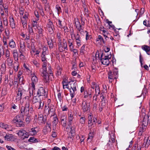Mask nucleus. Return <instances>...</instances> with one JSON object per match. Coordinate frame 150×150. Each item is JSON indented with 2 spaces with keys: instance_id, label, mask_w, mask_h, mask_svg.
Listing matches in <instances>:
<instances>
[{
  "instance_id": "39448f33",
  "label": "nucleus",
  "mask_w": 150,
  "mask_h": 150,
  "mask_svg": "<svg viewBox=\"0 0 150 150\" xmlns=\"http://www.w3.org/2000/svg\"><path fill=\"white\" fill-rule=\"evenodd\" d=\"M17 132L16 134L23 139L28 138L29 136L28 133L23 129H20Z\"/></svg>"
},
{
  "instance_id": "603ef678",
  "label": "nucleus",
  "mask_w": 150,
  "mask_h": 150,
  "mask_svg": "<svg viewBox=\"0 0 150 150\" xmlns=\"http://www.w3.org/2000/svg\"><path fill=\"white\" fill-rule=\"evenodd\" d=\"M141 147H139L137 144H135L132 148V150H141Z\"/></svg>"
},
{
  "instance_id": "f8f14e48",
  "label": "nucleus",
  "mask_w": 150,
  "mask_h": 150,
  "mask_svg": "<svg viewBox=\"0 0 150 150\" xmlns=\"http://www.w3.org/2000/svg\"><path fill=\"white\" fill-rule=\"evenodd\" d=\"M71 88L70 89V96L71 98H72L74 96L75 92L76 91V86L77 84L76 83H73L72 84H71Z\"/></svg>"
},
{
  "instance_id": "c03bdc74",
  "label": "nucleus",
  "mask_w": 150,
  "mask_h": 150,
  "mask_svg": "<svg viewBox=\"0 0 150 150\" xmlns=\"http://www.w3.org/2000/svg\"><path fill=\"white\" fill-rule=\"evenodd\" d=\"M97 119L95 117H93V121L92 120V121L91 122V128L92 127H93L95 125V124L97 122Z\"/></svg>"
},
{
  "instance_id": "bb28decb",
  "label": "nucleus",
  "mask_w": 150,
  "mask_h": 150,
  "mask_svg": "<svg viewBox=\"0 0 150 150\" xmlns=\"http://www.w3.org/2000/svg\"><path fill=\"white\" fill-rule=\"evenodd\" d=\"M8 45L9 47L12 49L15 48L16 47V43L13 39L10 40L8 43Z\"/></svg>"
},
{
  "instance_id": "a878e982",
  "label": "nucleus",
  "mask_w": 150,
  "mask_h": 150,
  "mask_svg": "<svg viewBox=\"0 0 150 150\" xmlns=\"http://www.w3.org/2000/svg\"><path fill=\"white\" fill-rule=\"evenodd\" d=\"M48 45L50 49H52L53 47V45L52 43V40L51 38H48L47 39Z\"/></svg>"
},
{
  "instance_id": "1a4fd4ad",
  "label": "nucleus",
  "mask_w": 150,
  "mask_h": 150,
  "mask_svg": "<svg viewBox=\"0 0 150 150\" xmlns=\"http://www.w3.org/2000/svg\"><path fill=\"white\" fill-rule=\"evenodd\" d=\"M32 78L31 81L32 83L30 84V86L32 88L33 90H35V85L38 82V79L37 76H35L34 74H31Z\"/></svg>"
},
{
  "instance_id": "72a5a7b5",
  "label": "nucleus",
  "mask_w": 150,
  "mask_h": 150,
  "mask_svg": "<svg viewBox=\"0 0 150 150\" xmlns=\"http://www.w3.org/2000/svg\"><path fill=\"white\" fill-rule=\"evenodd\" d=\"M86 118L85 117H81L79 120V122L81 126H83L85 124Z\"/></svg>"
},
{
  "instance_id": "8fccbe9b",
  "label": "nucleus",
  "mask_w": 150,
  "mask_h": 150,
  "mask_svg": "<svg viewBox=\"0 0 150 150\" xmlns=\"http://www.w3.org/2000/svg\"><path fill=\"white\" fill-rule=\"evenodd\" d=\"M85 32L86 33V40H90L92 38V36L89 35L87 31H85Z\"/></svg>"
},
{
  "instance_id": "e2e57ef3",
  "label": "nucleus",
  "mask_w": 150,
  "mask_h": 150,
  "mask_svg": "<svg viewBox=\"0 0 150 150\" xmlns=\"http://www.w3.org/2000/svg\"><path fill=\"white\" fill-rule=\"evenodd\" d=\"M58 25H57V26L58 27L61 29H62V27L63 26L62 25V21L60 19L58 20Z\"/></svg>"
},
{
  "instance_id": "5fc2aeb1",
  "label": "nucleus",
  "mask_w": 150,
  "mask_h": 150,
  "mask_svg": "<svg viewBox=\"0 0 150 150\" xmlns=\"http://www.w3.org/2000/svg\"><path fill=\"white\" fill-rule=\"evenodd\" d=\"M55 8L57 10L58 14H59V13L62 12L61 8L59 5H57L56 6Z\"/></svg>"
},
{
  "instance_id": "9b49d317",
  "label": "nucleus",
  "mask_w": 150,
  "mask_h": 150,
  "mask_svg": "<svg viewBox=\"0 0 150 150\" xmlns=\"http://www.w3.org/2000/svg\"><path fill=\"white\" fill-rule=\"evenodd\" d=\"M26 91L23 89H18L17 94V99L20 100L22 99L23 96H24Z\"/></svg>"
},
{
  "instance_id": "4be33fe9",
  "label": "nucleus",
  "mask_w": 150,
  "mask_h": 150,
  "mask_svg": "<svg viewBox=\"0 0 150 150\" xmlns=\"http://www.w3.org/2000/svg\"><path fill=\"white\" fill-rule=\"evenodd\" d=\"M74 37L76 40L77 45L79 46H80L81 45V38L79 35L77 33L76 35H74Z\"/></svg>"
},
{
  "instance_id": "58836bf2",
  "label": "nucleus",
  "mask_w": 150,
  "mask_h": 150,
  "mask_svg": "<svg viewBox=\"0 0 150 150\" xmlns=\"http://www.w3.org/2000/svg\"><path fill=\"white\" fill-rule=\"evenodd\" d=\"M57 73L56 74L57 75L59 76L61 74L62 71V68L59 66H58L57 68Z\"/></svg>"
},
{
  "instance_id": "b1692460",
  "label": "nucleus",
  "mask_w": 150,
  "mask_h": 150,
  "mask_svg": "<svg viewBox=\"0 0 150 150\" xmlns=\"http://www.w3.org/2000/svg\"><path fill=\"white\" fill-rule=\"evenodd\" d=\"M142 49L146 51L147 54L150 55V47L149 46L144 45L142 47Z\"/></svg>"
},
{
  "instance_id": "cd10ccee",
  "label": "nucleus",
  "mask_w": 150,
  "mask_h": 150,
  "mask_svg": "<svg viewBox=\"0 0 150 150\" xmlns=\"http://www.w3.org/2000/svg\"><path fill=\"white\" fill-rule=\"evenodd\" d=\"M6 62L8 66L11 67L12 65L13 59L11 58H6Z\"/></svg>"
},
{
  "instance_id": "20e7f679",
  "label": "nucleus",
  "mask_w": 150,
  "mask_h": 150,
  "mask_svg": "<svg viewBox=\"0 0 150 150\" xmlns=\"http://www.w3.org/2000/svg\"><path fill=\"white\" fill-rule=\"evenodd\" d=\"M13 123L16 124V126L17 127H23L24 124L23 121V118L19 115H17L14 117L13 120Z\"/></svg>"
},
{
  "instance_id": "3c124183",
  "label": "nucleus",
  "mask_w": 150,
  "mask_h": 150,
  "mask_svg": "<svg viewBox=\"0 0 150 150\" xmlns=\"http://www.w3.org/2000/svg\"><path fill=\"white\" fill-rule=\"evenodd\" d=\"M46 54H41L40 56L41 60L42 62H47V58L45 56Z\"/></svg>"
},
{
  "instance_id": "4d7b16f0",
  "label": "nucleus",
  "mask_w": 150,
  "mask_h": 150,
  "mask_svg": "<svg viewBox=\"0 0 150 150\" xmlns=\"http://www.w3.org/2000/svg\"><path fill=\"white\" fill-rule=\"evenodd\" d=\"M62 35L60 31H58L57 33V35L56 37L57 39H60L62 38Z\"/></svg>"
},
{
  "instance_id": "9d476101",
  "label": "nucleus",
  "mask_w": 150,
  "mask_h": 150,
  "mask_svg": "<svg viewBox=\"0 0 150 150\" xmlns=\"http://www.w3.org/2000/svg\"><path fill=\"white\" fill-rule=\"evenodd\" d=\"M37 94L39 96H44L46 97L47 96V92L45 91L42 87H40L38 88L37 92Z\"/></svg>"
},
{
  "instance_id": "79ce46f5",
  "label": "nucleus",
  "mask_w": 150,
  "mask_h": 150,
  "mask_svg": "<svg viewBox=\"0 0 150 150\" xmlns=\"http://www.w3.org/2000/svg\"><path fill=\"white\" fill-rule=\"evenodd\" d=\"M38 21H37V20L35 19V20H33L32 23V26H31L32 27H36L37 28L38 27Z\"/></svg>"
},
{
  "instance_id": "a211bd4d",
  "label": "nucleus",
  "mask_w": 150,
  "mask_h": 150,
  "mask_svg": "<svg viewBox=\"0 0 150 150\" xmlns=\"http://www.w3.org/2000/svg\"><path fill=\"white\" fill-rule=\"evenodd\" d=\"M37 127L31 128L29 130L28 134L32 136H35L36 135L38 132Z\"/></svg>"
},
{
  "instance_id": "6ab92c4d",
  "label": "nucleus",
  "mask_w": 150,
  "mask_h": 150,
  "mask_svg": "<svg viewBox=\"0 0 150 150\" xmlns=\"http://www.w3.org/2000/svg\"><path fill=\"white\" fill-rule=\"evenodd\" d=\"M9 23L10 27L12 29L16 28L15 20L13 18L12 16H10L9 17Z\"/></svg>"
},
{
  "instance_id": "a19ab883",
  "label": "nucleus",
  "mask_w": 150,
  "mask_h": 150,
  "mask_svg": "<svg viewBox=\"0 0 150 150\" xmlns=\"http://www.w3.org/2000/svg\"><path fill=\"white\" fill-rule=\"evenodd\" d=\"M54 117L53 118V121L52 122L53 125L56 126L58 123V119L57 116V115Z\"/></svg>"
},
{
  "instance_id": "69168bd1",
  "label": "nucleus",
  "mask_w": 150,
  "mask_h": 150,
  "mask_svg": "<svg viewBox=\"0 0 150 150\" xmlns=\"http://www.w3.org/2000/svg\"><path fill=\"white\" fill-rule=\"evenodd\" d=\"M33 64L37 67H40V64L38 63L37 61L36 60H34L33 61Z\"/></svg>"
},
{
  "instance_id": "09e8293b",
  "label": "nucleus",
  "mask_w": 150,
  "mask_h": 150,
  "mask_svg": "<svg viewBox=\"0 0 150 150\" xmlns=\"http://www.w3.org/2000/svg\"><path fill=\"white\" fill-rule=\"evenodd\" d=\"M58 49L59 51L61 52H63L64 50L63 49V47L62 43L58 44Z\"/></svg>"
},
{
  "instance_id": "ea45409f",
  "label": "nucleus",
  "mask_w": 150,
  "mask_h": 150,
  "mask_svg": "<svg viewBox=\"0 0 150 150\" xmlns=\"http://www.w3.org/2000/svg\"><path fill=\"white\" fill-rule=\"evenodd\" d=\"M41 73V76H43L48 74L47 71V69H42L40 70Z\"/></svg>"
},
{
  "instance_id": "4468645a",
  "label": "nucleus",
  "mask_w": 150,
  "mask_h": 150,
  "mask_svg": "<svg viewBox=\"0 0 150 150\" xmlns=\"http://www.w3.org/2000/svg\"><path fill=\"white\" fill-rule=\"evenodd\" d=\"M42 77L44 79V81L45 83H48L50 80L52 81L53 78L52 75H49L47 74L43 76Z\"/></svg>"
},
{
  "instance_id": "ddd939ff",
  "label": "nucleus",
  "mask_w": 150,
  "mask_h": 150,
  "mask_svg": "<svg viewBox=\"0 0 150 150\" xmlns=\"http://www.w3.org/2000/svg\"><path fill=\"white\" fill-rule=\"evenodd\" d=\"M48 108H49L48 111V115H49L50 117L57 115L56 113L55 112V109L54 106H48Z\"/></svg>"
},
{
  "instance_id": "7ed1b4c3",
  "label": "nucleus",
  "mask_w": 150,
  "mask_h": 150,
  "mask_svg": "<svg viewBox=\"0 0 150 150\" xmlns=\"http://www.w3.org/2000/svg\"><path fill=\"white\" fill-rule=\"evenodd\" d=\"M30 101L28 100H26L25 104V106H22L21 109V114L22 115H28L29 111Z\"/></svg>"
},
{
  "instance_id": "0eeeda50",
  "label": "nucleus",
  "mask_w": 150,
  "mask_h": 150,
  "mask_svg": "<svg viewBox=\"0 0 150 150\" xmlns=\"http://www.w3.org/2000/svg\"><path fill=\"white\" fill-rule=\"evenodd\" d=\"M150 122V115L148 113V114H144L142 122V126L144 127V129H146V127L149 122Z\"/></svg>"
},
{
  "instance_id": "aec40b11",
  "label": "nucleus",
  "mask_w": 150,
  "mask_h": 150,
  "mask_svg": "<svg viewBox=\"0 0 150 150\" xmlns=\"http://www.w3.org/2000/svg\"><path fill=\"white\" fill-rule=\"evenodd\" d=\"M46 120V117H45L43 115L39 116L38 117V121L39 124H45Z\"/></svg>"
},
{
  "instance_id": "774afa93",
  "label": "nucleus",
  "mask_w": 150,
  "mask_h": 150,
  "mask_svg": "<svg viewBox=\"0 0 150 150\" xmlns=\"http://www.w3.org/2000/svg\"><path fill=\"white\" fill-rule=\"evenodd\" d=\"M6 58H11L10 52L8 50H6Z\"/></svg>"
},
{
  "instance_id": "338daca9",
  "label": "nucleus",
  "mask_w": 150,
  "mask_h": 150,
  "mask_svg": "<svg viewBox=\"0 0 150 150\" xmlns=\"http://www.w3.org/2000/svg\"><path fill=\"white\" fill-rule=\"evenodd\" d=\"M3 21L4 26H7L8 25V21L6 18H3Z\"/></svg>"
},
{
  "instance_id": "13d9d810",
  "label": "nucleus",
  "mask_w": 150,
  "mask_h": 150,
  "mask_svg": "<svg viewBox=\"0 0 150 150\" xmlns=\"http://www.w3.org/2000/svg\"><path fill=\"white\" fill-rule=\"evenodd\" d=\"M2 128L4 129L7 131L9 130V126L7 124L3 123V126H2Z\"/></svg>"
},
{
  "instance_id": "864d4df0",
  "label": "nucleus",
  "mask_w": 150,
  "mask_h": 150,
  "mask_svg": "<svg viewBox=\"0 0 150 150\" xmlns=\"http://www.w3.org/2000/svg\"><path fill=\"white\" fill-rule=\"evenodd\" d=\"M38 29V34L40 36L41 35H42V33L43 31V29L40 27H38V28H37Z\"/></svg>"
},
{
  "instance_id": "6e6552de",
  "label": "nucleus",
  "mask_w": 150,
  "mask_h": 150,
  "mask_svg": "<svg viewBox=\"0 0 150 150\" xmlns=\"http://www.w3.org/2000/svg\"><path fill=\"white\" fill-rule=\"evenodd\" d=\"M61 124L63 127L66 126L67 124V116L64 113H61L59 116Z\"/></svg>"
},
{
  "instance_id": "4c0bfd02",
  "label": "nucleus",
  "mask_w": 150,
  "mask_h": 150,
  "mask_svg": "<svg viewBox=\"0 0 150 150\" xmlns=\"http://www.w3.org/2000/svg\"><path fill=\"white\" fill-rule=\"evenodd\" d=\"M31 50L30 51V53L32 56L34 55L35 56V46L34 44H31Z\"/></svg>"
},
{
  "instance_id": "f257e3e1",
  "label": "nucleus",
  "mask_w": 150,
  "mask_h": 150,
  "mask_svg": "<svg viewBox=\"0 0 150 150\" xmlns=\"http://www.w3.org/2000/svg\"><path fill=\"white\" fill-rule=\"evenodd\" d=\"M99 54L100 53L98 51L97 52L96 54V57H98L100 58L102 64L106 66H108L110 63L109 59H110V57H109V55H106L104 57L102 58L103 53L101 52H100L101 56L100 57Z\"/></svg>"
},
{
  "instance_id": "7c9ffc66",
  "label": "nucleus",
  "mask_w": 150,
  "mask_h": 150,
  "mask_svg": "<svg viewBox=\"0 0 150 150\" xmlns=\"http://www.w3.org/2000/svg\"><path fill=\"white\" fill-rule=\"evenodd\" d=\"M39 96H34L32 102L33 104H36L38 102L41 101V100L39 97Z\"/></svg>"
},
{
  "instance_id": "c9c22d12",
  "label": "nucleus",
  "mask_w": 150,
  "mask_h": 150,
  "mask_svg": "<svg viewBox=\"0 0 150 150\" xmlns=\"http://www.w3.org/2000/svg\"><path fill=\"white\" fill-rule=\"evenodd\" d=\"M31 26L29 25H28V31L29 32V35H33L34 34V32L33 30V28Z\"/></svg>"
},
{
  "instance_id": "f03ea898",
  "label": "nucleus",
  "mask_w": 150,
  "mask_h": 150,
  "mask_svg": "<svg viewBox=\"0 0 150 150\" xmlns=\"http://www.w3.org/2000/svg\"><path fill=\"white\" fill-rule=\"evenodd\" d=\"M108 74L109 82L111 83L114 79H116L118 77L117 69L115 68L112 71H110Z\"/></svg>"
},
{
  "instance_id": "412c9836",
  "label": "nucleus",
  "mask_w": 150,
  "mask_h": 150,
  "mask_svg": "<svg viewBox=\"0 0 150 150\" xmlns=\"http://www.w3.org/2000/svg\"><path fill=\"white\" fill-rule=\"evenodd\" d=\"M68 121L69 125H71L74 118V114L71 112H69L68 114Z\"/></svg>"
},
{
  "instance_id": "dca6fc26",
  "label": "nucleus",
  "mask_w": 150,
  "mask_h": 150,
  "mask_svg": "<svg viewBox=\"0 0 150 150\" xmlns=\"http://www.w3.org/2000/svg\"><path fill=\"white\" fill-rule=\"evenodd\" d=\"M11 52L15 61H18V53L17 50H14L11 51Z\"/></svg>"
},
{
  "instance_id": "6e6d98bb",
  "label": "nucleus",
  "mask_w": 150,
  "mask_h": 150,
  "mask_svg": "<svg viewBox=\"0 0 150 150\" xmlns=\"http://www.w3.org/2000/svg\"><path fill=\"white\" fill-rule=\"evenodd\" d=\"M93 137V134L92 133L90 132L88 135V137L87 138V140H90V142H91L92 139Z\"/></svg>"
},
{
  "instance_id": "49530a36",
  "label": "nucleus",
  "mask_w": 150,
  "mask_h": 150,
  "mask_svg": "<svg viewBox=\"0 0 150 150\" xmlns=\"http://www.w3.org/2000/svg\"><path fill=\"white\" fill-rule=\"evenodd\" d=\"M143 24L148 27H150V21L145 20L144 21Z\"/></svg>"
},
{
  "instance_id": "393cba45",
  "label": "nucleus",
  "mask_w": 150,
  "mask_h": 150,
  "mask_svg": "<svg viewBox=\"0 0 150 150\" xmlns=\"http://www.w3.org/2000/svg\"><path fill=\"white\" fill-rule=\"evenodd\" d=\"M74 24L75 26L77 29V30L82 28V26L78 19L76 20L75 19Z\"/></svg>"
},
{
  "instance_id": "37998d69",
  "label": "nucleus",
  "mask_w": 150,
  "mask_h": 150,
  "mask_svg": "<svg viewBox=\"0 0 150 150\" xmlns=\"http://www.w3.org/2000/svg\"><path fill=\"white\" fill-rule=\"evenodd\" d=\"M27 20H25L24 19H22L21 18V22L24 28H25L27 26Z\"/></svg>"
},
{
  "instance_id": "e433bc0d",
  "label": "nucleus",
  "mask_w": 150,
  "mask_h": 150,
  "mask_svg": "<svg viewBox=\"0 0 150 150\" xmlns=\"http://www.w3.org/2000/svg\"><path fill=\"white\" fill-rule=\"evenodd\" d=\"M51 130V128H50L47 127L45 126L43 128L42 131L44 134H46L48 132H50Z\"/></svg>"
},
{
  "instance_id": "2f4dec72",
  "label": "nucleus",
  "mask_w": 150,
  "mask_h": 150,
  "mask_svg": "<svg viewBox=\"0 0 150 150\" xmlns=\"http://www.w3.org/2000/svg\"><path fill=\"white\" fill-rule=\"evenodd\" d=\"M71 129L70 133L71 134V136H70V138H72L74 137L75 135V127H71Z\"/></svg>"
},
{
  "instance_id": "0e129e2a",
  "label": "nucleus",
  "mask_w": 150,
  "mask_h": 150,
  "mask_svg": "<svg viewBox=\"0 0 150 150\" xmlns=\"http://www.w3.org/2000/svg\"><path fill=\"white\" fill-rule=\"evenodd\" d=\"M47 28H49L50 27H52L53 26V23L50 19H49V21L47 24Z\"/></svg>"
},
{
  "instance_id": "c85d7f7f",
  "label": "nucleus",
  "mask_w": 150,
  "mask_h": 150,
  "mask_svg": "<svg viewBox=\"0 0 150 150\" xmlns=\"http://www.w3.org/2000/svg\"><path fill=\"white\" fill-rule=\"evenodd\" d=\"M88 126L90 129L91 128V122L92 120L93 121V117H94L93 116L91 115H89L88 116Z\"/></svg>"
},
{
  "instance_id": "f3484780",
  "label": "nucleus",
  "mask_w": 150,
  "mask_h": 150,
  "mask_svg": "<svg viewBox=\"0 0 150 150\" xmlns=\"http://www.w3.org/2000/svg\"><path fill=\"white\" fill-rule=\"evenodd\" d=\"M5 140L8 141H13L14 140V138L13 135L9 134H7L4 137Z\"/></svg>"
},
{
  "instance_id": "de8ad7c7",
  "label": "nucleus",
  "mask_w": 150,
  "mask_h": 150,
  "mask_svg": "<svg viewBox=\"0 0 150 150\" xmlns=\"http://www.w3.org/2000/svg\"><path fill=\"white\" fill-rule=\"evenodd\" d=\"M48 48L45 46L44 47L42 48V52L41 53L42 54H47V53L48 52Z\"/></svg>"
},
{
  "instance_id": "2eb2a0df",
  "label": "nucleus",
  "mask_w": 150,
  "mask_h": 150,
  "mask_svg": "<svg viewBox=\"0 0 150 150\" xmlns=\"http://www.w3.org/2000/svg\"><path fill=\"white\" fill-rule=\"evenodd\" d=\"M20 48L19 50V52H25L26 49L24 42L21 41L20 43Z\"/></svg>"
},
{
  "instance_id": "473e14b6",
  "label": "nucleus",
  "mask_w": 150,
  "mask_h": 150,
  "mask_svg": "<svg viewBox=\"0 0 150 150\" xmlns=\"http://www.w3.org/2000/svg\"><path fill=\"white\" fill-rule=\"evenodd\" d=\"M143 144L145 145V147H148L150 145V139H149V138H148L146 140L145 138Z\"/></svg>"
},
{
  "instance_id": "f704fd0d",
  "label": "nucleus",
  "mask_w": 150,
  "mask_h": 150,
  "mask_svg": "<svg viewBox=\"0 0 150 150\" xmlns=\"http://www.w3.org/2000/svg\"><path fill=\"white\" fill-rule=\"evenodd\" d=\"M96 42H102L103 43H105V41L103 38L100 35L98 36V38L96 39Z\"/></svg>"
},
{
  "instance_id": "5701e85b",
  "label": "nucleus",
  "mask_w": 150,
  "mask_h": 150,
  "mask_svg": "<svg viewBox=\"0 0 150 150\" xmlns=\"http://www.w3.org/2000/svg\"><path fill=\"white\" fill-rule=\"evenodd\" d=\"M44 105V103L41 100L35 104V107L39 110L43 109Z\"/></svg>"
},
{
  "instance_id": "052dcab7",
  "label": "nucleus",
  "mask_w": 150,
  "mask_h": 150,
  "mask_svg": "<svg viewBox=\"0 0 150 150\" xmlns=\"http://www.w3.org/2000/svg\"><path fill=\"white\" fill-rule=\"evenodd\" d=\"M15 65L13 67V69L15 72H16L18 71V67L19 66V64L18 63L15 62Z\"/></svg>"
},
{
  "instance_id": "bf43d9fd",
  "label": "nucleus",
  "mask_w": 150,
  "mask_h": 150,
  "mask_svg": "<svg viewBox=\"0 0 150 150\" xmlns=\"http://www.w3.org/2000/svg\"><path fill=\"white\" fill-rule=\"evenodd\" d=\"M20 54L19 55L20 59L21 60H24L25 59V57L23 53L25 52H20Z\"/></svg>"
},
{
  "instance_id": "423d86ee",
  "label": "nucleus",
  "mask_w": 150,
  "mask_h": 150,
  "mask_svg": "<svg viewBox=\"0 0 150 150\" xmlns=\"http://www.w3.org/2000/svg\"><path fill=\"white\" fill-rule=\"evenodd\" d=\"M81 107L83 112H89L90 111L91 107L90 103H87V101L83 100L81 105Z\"/></svg>"
},
{
  "instance_id": "680f3d73",
  "label": "nucleus",
  "mask_w": 150,
  "mask_h": 150,
  "mask_svg": "<svg viewBox=\"0 0 150 150\" xmlns=\"http://www.w3.org/2000/svg\"><path fill=\"white\" fill-rule=\"evenodd\" d=\"M63 49H64V50H68V48L67 47V42H65L62 43Z\"/></svg>"
},
{
  "instance_id": "c756f323",
  "label": "nucleus",
  "mask_w": 150,
  "mask_h": 150,
  "mask_svg": "<svg viewBox=\"0 0 150 150\" xmlns=\"http://www.w3.org/2000/svg\"><path fill=\"white\" fill-rule=\"evenodd\" d=\"M95 95L98 96L100 93V89L98 85L96 84L95 86Z\"/></svg>"
},
{
  "instance_id": "a18cd8bd",
  "label": "nucleus",
  "mask_w": 150,
  "mask_h": 150,
  "mask_svg": "<svg viewBox=\"0 0 150 150\" xmlns=\"http://www.w3.org/2000/svg\"><path fill=\"white\" fill-rule=\"evenodd\" d=\"M28 141L32 142H38V139H36L33 137H30L28 139Z\"/></svg>"
}]
</instances>
